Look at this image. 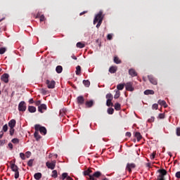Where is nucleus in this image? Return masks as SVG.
Instances as JSON below:
<instances>
[{
  "instance_id": "f257e3e1",
  "label": "nucleus",
  "mask_w": 180,
  "mask_h": 180,
  "mask_svg": "<svg viewBox=\"0 0 180 180\" xmlns=\"http://www.w3.org/2000/svg\"><path fill=\"white\" fill-rule=\"evenodd\" d=\"M103 12L100 11L97 15H96L95 18L94 20V25L98 23L96 25L97 29L101 27V25H102V22L103 21Z\"/></svg>"
},
{
  "instance_id": "f03ea898",
  "label": "nucleus",
  "mask_w": 180,
  "mask_h": 180,
  "mask_svg": "<svg viewBox=\"0 0 180 180\" xmlns=\"http://www.w3.org/2000/svg\"><path fill=\"white\" fill-rule=\"evenodd\" d=\"M11 169L13 172H15L14 178L18 179L19 178V167L15 163H13L12 161L11 162Z\"/></svg>"
},
{
  "instance_id": "7ed1b4c3",
  "label": "nucleus",
  "mask_w": 180,
  "mask_h": 180,
  "mask_svg": "<svg viewBox=\"0 0 180 180\" xmlns=\"http://www.w3.org/2000/svg\"><path fill=\"white\" fill-rule=\"evenodd\" d=\"M158 172H159V175L157 180H165V175L167 174V170L165 169H160L158 170Z\"/></svg>"
},
{
  "instance_id": "20e7f679",
  "label": "nucleus",
  "mask_w": 180,
  "mask_h": 180,
  "mask_svg": "<svg viewBox=\"0 0 180 180\" xmlns=\"http://www.w3.org/2000/svg\"><path fill=\"white\" fill-rule=\"evenodd\" d=\"M35 130L38 129V132H40L41 134H43L44 136H46L47 134V129L44 127H41L40 124H35L34 126Z\"/></svg>"
},
{
  "instance_id": "39448f33",
  "label": "nucleus",
  "mask_w": 180,
  "mask_h": 180,
  "mask_svg": "<svg viewBox=\"0 0 180 180\" xmlns=\"http://www.w3.org/2000/svg\"><path fill=\"white\" fill-rule=\"evenodd\" d=\"M46 84L49 88V89H54V88L56 87V82L54 80H49L47 79L46 81Z\"/></svg>"
},
{
  "instance_id": "423d86ee",
  "label": "nucleus",
  "mask_w": 180,
  "mask_h": 180,
  "mask_svg": "<svg viewBox=\"0 0 180 180\" xmlns=\"http://www.w3.org/2000/svg\"><path fill=\"white\" fill-rule=\"evenodd\" d=\"M134 168H136V164L127 163L125 169L129 172V174H131V169H134Z\"/></svg>"
},
{
  "instance_id": "0eeeda50",
  "label": "nucleus",
  "mask_w": 180,
  "mask_h": 180,
  "mask_svg": "<svg viewBox=\"0 0 180 180\" xmlns=\"http://www.w3.org/2000/svg\"><path fill=\"white\" fill-rule=\"evenodd\" d=\"M18 110L20 112H26V103L25 101H21L18 104Z\"/></svg>"
},
{
  "instance_id": "6e6552de",
  "label": "nucleus",
  "mask_w": 180,
  "mask_h": 180,
  "mask_svg": "<svg viewBox=\"0 0 180 180\" xmlns=\"http://www.w3.org/2000/svg\"><path fill=\"white\" fill-rule=\"evenodd\" d=\"M57 163V161L53 160L52 162H46V165L49 169H54L56 168V164Z\"/></svg>"
},
{
  "instance_id": "1a4fd4ad",
  "label": "nucleus",
  "mask_w": 180,
  "mask_h": 180,
  "mask_svg": "<svg viewBox=\"0 0 180 180\" xmlns=\"http://www.w3.org/2000/svg\"><path fill=\"white\" fill-rule=\"evenodd\" d=\"M101 175H102V173L101 172H95L94 173L91 174V176H90V179L96 180Z\"/></svg>"
},
{
  "instance_id": "9d476101",
  "label": "nucleus",
  "mask_w": 180,
  "mask_h": 180,
  "mask_svg": "<svg viewBox=\"0 0 180 180\" xmlns=\"http://www.w3.org/2000/svg\"><path fill=\"white\" fill-rule=\"evenodd\" d=\"M125 88L127 91L133 92L134 91V87H133V84L131 82H128L125 84Z\"/></svg>"
},
{
  "instance_id": "9b49d317",
  "label": "nucleus",
  "mask_w": 180,
  "mask_h": 180,
  "mask_svg": "<svg viewBox=\"0 0 180 180\" xmlns=\"http://www.w3.org/2000/svg\"><path fill=\"white\" fill-rule=\"evenodd\" d=\"M77 102L79 106L81 105H84V103H85V98L82 96H78L77 98Z\"/></svg>"
},
{
  "instance_id": "f8f14e48",
  "label": "nucleus",
  "mask_w": 180,
  "mask_h": 180,
  "mask_svg": "<svg viewBox=\"0 0 180 180\" xmlns=\"http://www.w3.org/2000/svg\"><path fill=\"white\" fill-rule=\"evenodd\" d=\"M44 110H47V105H46V104H41L39 107H38V111L40 113H44Z\"/></svg>"
},
{
  "instance_id": "ddd939ff",
  "label": "nucleus",
  "mask_w": 180,
  "mask_h": 180,
  "mask_svg": "<svg viewBox=\"0 0 180 180\" xmlns=\"http://www.w3.org/2000/svg\"><path fill=\"white\" fill-rule=\"evenodd\" d=\"M1 81L5 82L6 84H8L9 82V75L5 73L1 77Z\"/></svg>"
},
{
  "instance_id": "4468645a",
  "label": "nucleus",
  "mask_w": 180,
  "mask_h": 180,
  "mask_svg": "<svg viewBox=\"0 0 180 180\" xmlns=\"http://www.w3.org/2000/svg\"><path fill=\"white\" fill-rule=\"evenodd\" d=\"M92 169H88L86 171L83 172V174L84 176H89V179H91V176H92Z\"/></svg>"
},
{
  "instance_id": "2eb2a0df",
  "label": "nucleus",
  "mask_w": 180,
  "mask_h": 180,
  "mask_svg": "<svg viewBox=\"0 0 180 180\" xmlns=\"http://www.w3.org/2000/svg\"><path fill=\"white\" fill-rule=\"evenodd\" d=\"M148 80L153 85H157L158 81L157 79H155L153 75H148Z\"/></svg>"
},
{
  "instance_id": "dca6fc26",
  "label": "nucleus",
  "mask_w": 180,
  "mask_h": 180,
  "mask_svg": "<svg viewBox=\"0 0 180 180\" xmlns=\"http://www.w3.org/2000/svg\"><path fill=\"white\" fill-rule=\"evenodd\" d=\"M95 102L93 100L87 101L85 103L86 108H92Z\"/></svg>"
},
{
  "instance_id": "f3484780",
  "label": "nucleus",
  "mask_w": 180,
  "mask_h": 180,
  "mask_svg": "<svg viewBox=\"0 0 180 180\" xmlns=\"http://www.w3.org/2000/svg\"><path fill=\"white\" fill-rule=\"evenodd\" d=\"M8 126L10 129H13L15 126H16V120H11L8 122Z\"/></svg>"
},
{
  "instance_id": "a211bd4d",
  "label": "nucleus",
  "mask_w": 180,
  "mask_h": 180,
  "mask_svg": "<svg viewBox=\"0 0 180 180\" xmlns=\"http://www.w3.org/2000/svg\"><path fill=\"white\" fill-rule=\"evenodd\" d=\"M34 137L36 139L37 141H39V140H40V139H41V136H40V134H39L37 128V129H35V132L34 134Z\"/></svg>"
},
{
  "instance_id": "6ab92c4d",
  "label": "nucleus",
  "mask_w": 180,
  "mask_h": 180,
  "mask_svg": "<svg viewBox=\"0 0 180 180\" xmlns=\"http://www.w3.org/2000/svg\"><path fill=\"white\" fill-rule=\"evenodd\" d=\"M134 137H136L137 141H140V140L143 139V136H141V134L140 132H135Z\"/></svg>"
},
{
  "instance_id": "aec40b11",
  "label": "nucleus",
  "mask_w": 180,
  "mask_h": 180,
  "mask_svg": "<svg viewBox=\"0 0 180 180\" xmlns=\"http://www.w3.org/2000/svg\"><path fill=\"white\" fill-rule=\"evenodd\" d=\"M129 74L131 75V77H137V72H136L134 69H129Z\"/></svg>"
},
{
  "instance_id": "412c9836",
  "label": "nucleus",
  "mask_w": 180,
  "mask_h": 180,
  "mask_svg": "<svg viewBox=\"0 0 180 180\" xmlns=\"http://www.w3.org/2000/svg\"><path fill=\"white\" fill-rule=\"evenodd\" d=\"M116 71H117V67L116 66H111L109 68V72H110V74H115Z\"/></svg>"
},
{
  "instance_id": "4be33fe9",
  "label": "nucleus",
  "mask_w": 180,
  "mask_h": 180,
  "mask_svg": "<svg viewBox=\"0 0 180 180\" xmlns=\"http://www.w3.org/2000/svg\"><path fill=\"white\" fill-rule=\"evenodd\" d=\"M41 176H43V175H42L41 173H40V172L35 173V174H34V179H36V180H40V179H41Z\"/></svg>"
},
{
  "instance_id": "5701e85b",
  "label": "nucleus",
  "mask_w": 180,
  "mask_h": 180,
  "mask_svg": "<svg viewBox=\"0 0 180 180\" xmlns=\"http://www.w3.org/2000/svg\"><path fill=\"white\" fill-rule=\"evenodd\" d=\"M28 111L30 112V113L36 112V107H34L33 105H29L28 106Z\"/></svg>"
},
{
  "instance_id": "b1692460",
  "label": "nucleus",
  "mask_w": 180,
  "mask_h": 180,
  "mask_svg": "<svg viewBox=\"0 0 180 180\" xmlns=\"http://www.w3.org/2000/svg\"><path fill=\"white\" fill-rule=\"evenodd\" d=\"M158 103L159 104V105H161V106H164V108H167V102H165V101H164V100H159L158 101Z\"/></svg>"
},
{
  "instance_id": "393cba45",
  "label": "nucleus",
  "mask_w": 180,
  "mask_h": 180,
  "mask_svg": "<svg viewBox=\"0 0 180 180\" xmlns=\"http://www.w3.org/2000/svg\"><path fill=\"white\" fill-rule=\"evenodd\" d=\"M56 71L58 74H61L63 72V66L58 65L56 68Z\"/></svg>"
},
{
  "instance_id": "a878e982",
  "label": "nucleus",
  "mask_w": 180,
  "mask_h": 180,
  "mask_svg": "<svg viewBox=\"0 0 180 180\" xmlns=\"http://www.w3.org/2000/svg\"><path fill=\"white\" fill-rule=\"evenodd\" d=\"M105 98L107 99V101H113V95H112V94H108L105 96Z\"/></svg>"
},
{
  "instance_id": "bb28decb",
  "label": "nucleus",
  "mask_w": 180,
  "mask_h": 180,
  "mask_svg": "<svg viewBox=\"0 0 180 180\" xmlns=\"http://www.w3.org/2000/svg\"><path fill=\"white\" fill-rule=\"evenodd\" d=\"M144 95H154V91L153 90L150 89L146 90L144 91Z\"/></svg>"
},
{
  "instance_id": "cd10ccee",
  "label": "nucleus",
  "mask_w": 180,
  "mask_h": 180,
  "mask_svg": "<svg viewBox=\"0 0 180 180\" xmlns=\"http://www.w3.org/2000/svg\"><path fill=\"white\" fill-rule=\"evenodd\" d=\"M76 75H81V66L77 65L76 67Z\"/></svg>"
},
{
  "instance_id": "c85d7f7f",
  "label": "nucleus",
  "mask_w": 180,
  "mask_h": 180,
  "mask_svg": "<svg viewBox=\"0 0 180 180\" xmlns=\"http://www.w3.org/2000/svg\"><path fill=\"white\" fill-rule=\"evenodd\" d=\"M58 176V174L57 172V170H53L51 174V177L56 179Z\"/></svg>"
},
{
  "instance_id": "c756f323",
  "label": "nucleus",
  "mask_w": 180,
  "mask_h": 180,
  "mask_svg": "<svg viewBox=\"0 0 180 180\" xmlns=\"http://www.w3.org/2000/svg\"><path fill=\"white\" fill-rule=\"evenodd\" d=\"M124 84H120L117 86V89H118V91H123V89H124Z\"/></svg>"
},
{
  "instance_id": "7c9ffc66",
  "label": "nucleus",
  "mask_w": 180,
  "mask_h": 180,
  "mask_svg": "<svg viewBox=\"0 0 180 180\" xmlns=\"http://www.w3.org/2000/svg\"><path fill=\"white\" fill-rule=\"evenodd\" d=\"M83 84L84 86L89 88V86L91 85V82H89V80H83Z\"/></svg>"
},
{
  "instance_id": "2f4dec72",
  "label": "nucleus",
  "mask_w": 180,
  "mask_h": 180,
  "mask_svg": "<svg viewBox=\"0 0 180 180\" xmlns=\"http://www.w3.org/2000/svg\"><path fill=\"white\" fill-rule=\"evenodd\" d=\"M67 178H68V173L67 172L63 173L61 175L60 179L65 180V179H67Z\"/></svg>"
},
{
  "instance_id": "473e14b6",
  "label": "nucleus",
  "mask_w": 180,
  "mask_h": 180,
  "mask_svg": "<svg viewBox=\"0 0 180 180\" xmlns=\"http://www.w3.org/2000/svg\"><path fill=\"white\" fill-rule=\"evenodd\" d=\"M76 46L79 49H84V47H85V44H82V42H77Z\"/></svg>"
},
{
  "instance_id": "72a5a7b5",
  "label": "nucleus",
  "mask_w": 180,
  "mask_h": 180,
  "mask_svg": "<svg viewBox=\"0 0 180 180\" xmlns=\"http://www.w3.org/2000/svg\"><path fill=\"white\" fill-rule=\"evenodd\" d=\"M119 98H120V91H117L115 92V96H114V98L115 99H119Z\"/></svg>"
},
{
  "instance_id": "f704fd0d",
  "label": "nucleus",
  "mask_w": 180,
  "mask_h": 180,
  "mask_svg": "<svg viewBox=\"0 0 180 180\" xmlns=\"http://www.w3.org/2000/svg\"><path fill=\"white\" fill-rule=\"evenodd\" d=\"M11 143L13 144H19V139L18 138H14L11 140Z\"/></svg>"
},
{
  "instance_id": "c9c22d12",
  "label": "nucleus",
  "mask_w": 180,
  "mask_h": 180,
  "mask_svg": "<svg viewBox=\"0 0 180 180\" xmlns=\"http://www.w3.org/2000/svg\"><path fill=\"white\" fill-rule=\"evenodd\" d=\"M114 63H115V64H120V63H122V61L120 60H119L117 56H115V57H114Z\"/></svg>"
},
{
  "instance_id": "e433bc0d",
  "label": "nucleus",
  "mask_w": 180,
  "mask_h": 180,
  "mask_svg": "<svg viewBox=\"0 0 180 180\" xmlns=\"http://www.w3.org/2000/svg\"><path fill=\"white\" fill-rule=\"evenodd\" d=\"M120 103H116L115 104V110H120Z\"/></svg>"
},
{
  "instance_id": "4c0bfd02",
  "label": "nucleus",
  "mask_w": 180,
  "mask_h": 180,
  "mask_svg": "<svg viewBox=\"0 0 180 180\" xmlns=\"http://www.w3.org/2000/svg\"><path fill=\"white\" fill-rule=\"evenodd\" d=\"M114 112H115V109L112 108L108 109V115H113Z\"/></svg>"
},
{
  "instance_id": "58836bf2",
  "label": "nucleus",
  "mask_w": 180,
  "mask_h": 180,
  "mask_svg": "<svg viewBox=\"0 0 180 180\" xmlns=\"http://www.w3.org/2000/svg\"><path fill=\"white\" fill-rule=\"evenodd\" d=\"M106 105L107 106H113V103H112V101L110 100H107Z\"/></svg>"
},
{
  "instance_id": "ea45409f",
  "label": "nucleus",
  "mask_w": 180,
  "mask_h": 180,
  "mask_svg": "<svg viewBox=\"0 0 180 180\" xmlns=\"http://www.w3.org/2000/svg\"><path fill=\"white\" fill-rule=\"evenodd\" d=\"M33 161H34L33 159H31V160H30L28 161V162H27L28 167H33Z\"/></svg>"
},
{
  "instance_id": "a19ab883",
  "label": "nucleus",
  "mask_w": 180,
  "mask_h": 180,
  "mask_svg": "<svg viewBox=\"0 0 180 180\" xmlns=\"http://www.w3.org/2000/svg\"><path fill=\"white\" fill-rule=\"evenodd\" d=\"M6 51V49L1 47L0 48V54H4V53Z\"/></svg>"
},
{
  "instance_id": "79ce46f5",
  "label": "nucleus",
  "mask_w": 180,
  "mask_h": 180,
  "mask_svg": "<svg viewBox=\"0 0 180 180\" xmlns=\"http://www.w3.org/2000/svg\"><path fill=\"white\" fill-rule=\"evenodd\" d=\"M39 20L40 22H44L46 20V17H44V15H41L40 17H39Z\"/></svg>"
},
{
  "instance_id": "37998d69",
  "label": "nucleus",
  "mask_w": 180,
  "mask_h": 180,
  "mask_svg": "<svg viewBox=\"0 0 180 180\" xmlns=\"http://www.w3.org/2000/svg\"><path fill=\"white\" fill-rule=\"evenodd\" d=\"M158 118L159 119H165V114H164V113L159 114Z\"/></svg>"
},
{
  "instance_id": "c03bdc74",
  "label": "nucleus",
  "mask_w": 180,
  "mask_h": 180,
  "mask_svg": "<svg viewBox=\"0 0 180 180\" xmlns=\"http://www.w3.org/2000/svg\"><path fill=\"white\" fill-rule=\"evenodd\" d=\"M154 120H155V117H151L150 118H149V119L148 120V122L149 123H153V122H154Z\"/></svg>"
},
{
  "instance_id": "a18cd8bd",
  "label": "nucleus",
  "mask_w": 180,
  "mask_h": 180,
  "mask_svg": "<svg viewBox=\"0 0 180 180\" xmlns=\"http://www.w3.org/2000/svg\"><path fill=\"white\" fill-rule=\"evenodd\" d=\"M3 131H8V124H6L4 126H3Z\"/></svg>"
},
{
  "instance_id": "49530a36",
  "label": "nucleus",
  "mask_w": 180,
  "mask_h": 180,
  "mask_svg": "<svg viewBox=\"0 0 180 180\" xmlns=\"http://www.w3.org/2000/svg\"><path fill=\"white\" fill-rule=\"evenodd\" d=\"M152 109H155V110H157V109H158V104L155 103L152 105Z\"/></svg>"
},
{
  "instance_id": "de8ad7c7",
  "label": "nucleus",
  "mask_w": 180,
  "mask_h": 180,
  "mask_svg": "<svg viewBox=\"0 0 180 180\" xmlns=\"http://www.w3.org/2000/svg\"><path fill=\"white\" fill-rule=\"evenodd\" d=\"M14 133H15V129L10 128V135L13 136Z\"/></svg>"
},
{
  "instance_id": "09e8293b",
  "label": "nucleus",
  "mask_w": 180,
  "mask_h": 180,
  "mask_svg": "<svg viewBox=\"0 0 180 180\" xmlns=\"http://www.w3.org/2000/svg\"><path fill=\"white\" fill-rule=\"evenodd\" d=\"M175 176H176V178H177L178 179H180V172H176Z\"/></svg>"
},
{
  "instance_id": "8fccbe9b",
  "label": "nucleus",
  "mask_w": 180,
  "mask_h": 180,
  "mask_svg": "<svg viewBox=\"0 0 180 180\" xmlns=\"http://www.w3.org/2000/svg\"><path fill=\"white\" fill-rule=\"evenodd\" d=\"M20 157L22 160H25V153H20Z\"/></svg>"
},
{
  "instance_id": "3c124183",
  "label": "nucleus",
  "mask_w": 180,
  "mask_h": 180,
  "mask_svg": "<svg viewBox=\"0 0 180 180\" xmlns=\"http://www.w3.org/2000/svg\"><path fill=\"white\" fill-rule=\"evenodd\" d=\"M41 103V101H37L35 102V105L36 106H38V108L40 106Z\"/></svg>"
},
{
  "instance_id": "603ef678",
  "label": "nucleus",
  "mask_w": 180,
  "mask_h": 180,
  "mask_svg": "<svg viewBox=\"0 0 180 180\" xmlns=\"http://www.w3.org/2000/svg\"><path fill=\"white\" fill-rule=\"evenodd\" d=\"M155 154L156 153L153 152L152 155H150V159L154 160V158H155Z\"/></svg>"
},
{
  "instance_id": "864d4df0",
  "label": "nucleus",
  "mask_w": 180,
  "mask_h": 180,
  "mask_svg": "<svg viewBox=\"0 0 180 180\" xmlns=\"http://www.w3.org/2000/svg\"><path fill=\"white\" fill-rule=\"evenodd\" d=\"M107 39H108V40H112V34H108L107 36Z\"/></svg>"
},
{
  "instance_id": "5fc2aeb1",
  "label": "nucleus",
  "mask_w": 180,
  "mask_h": 180,
  "mask_svg": "<svg viewBox=\"0 0 180 180\" xmlns=\"http://www.w3.org/2000/svg\"><path fill=\"white\" fill-rule=\"evenodd\" d=\"M30 155H32V153H30V151H27L26 153V157L27 158H29V157H30Z\"/></svg>"
},
{
  "instance_id": "6e6d98bb",
  "label": "nucleus",
  "mask_w": 180,
  "mask_h": 180,
  "mask_svg": "<svg viewBox=\"0 0 180 180\" xmlns=\"http://www.w3.org/2000/svg\"><path fill=\"white\" fill-rule=\"evenodd\" d=\"M41 94H43V95H46V94H47V91H46V89H42L41 90Z\"/></svg>"
},
{
  "instance_id": "4d7b16f0",
  "label": "nucleus",
  "mask_w": 180,
  "mask_h": 180,
  "mask_svg": "<svg viewBox=\"0 0 180 180\" xmlns=\"http://www.w3.org/2000/svg\"><path fill=\"white\" fill-rule=\"evenodd\" d=\"M8 147L11 150H13V145L12 144V143H8Z\"/></svg>"
},
{
  "instance_id": "13d9d810",
  "label": "nucleus",
  "mask_w": 180,
  "mask_h": 180,
  "mask_svg": "<svg viewBox=\"0 0 180 180\" xmlns=\"http://www.w3.org/2000/svg\"><path fill=\"white\" fill-rule=\"evenodd\" d=\"M125 136H126L127 137H131V132H127L126 134H125Z\"/></svg>"
},
{
  "instance_id": "bf43d9fd",
  "label": "nucleus",
  "mask_w": 180,
  "mask_h": 180,
  "mask_svg": "<svg viewBox=\"0 0 180 180\" xmlns=\"http://www.w3.org/2000/svg\"><path fill=\"white\" fill-rule=\"evenodd\" d=\"M176 135L180 136V128L176 129Z\"/></svg>"
},
{
  "instance_id": "052dcab7",
  "label": "nucleus",
  "mask_w": 180,
  "mask_h": 180,
  "mask_svg": "<svg viewBox=\"0 0 180 180\" xmlns=\"http://www.w3.org/2000/svg\"><path fill=\"white\" fill-rule=\"evenodd\" d=\"M40 16H41V15H40V13H37V15L35 16V19H37L38 18H40Z\"/></svg>"
},
{
  "instance_id": "680f3d73",
  "label": "nucleus",
  "mask_w": 180,
  "mask_h": 180,
  "mask_svg": "<svg viewBox=\"0 0 180 180\" xmlns=\"http://www.w3.org/2000/svg\"><path fill=\"white\" fill-rule=\"evenodd\" d=\"M29 102L30 104L34 103V101H33V98H30Z\"/></svg>"
},
{
  "instance_id": "e2e57ef3",
  "label": "nucleus",
  "mask_w": 180,
  "mask_h": 180,
  "mask_svg": "<svg viewBox=\"0 0 180 180\" xmlns=\"http://www.w3.org/2000/svg\"><path fill=\"white\" fill-rule=\"evenodd\" d=\"M66 180H74V179H72L71 176H68V178L66 179Z\"/></svg>"
},
{
  "instance_id": "0e129e2a",
  "label": "nucleus",
  "mask_w": 180,
  "mask_h": 180,
  "mask_svg": "<svg viewBox=\"0 0 180 180\" xmlns=\"http://www.w3.org/2000/svg\"><path fill=\"white\" fill-rule=\"evenodd\" d=\"M84 13H86V11H83L82 13H80V16H82V15H84Z\"/></svg>"
},
{
  "instance_id": "69168bd1",
  "label": "nucleus",
  "mask_w": 180,
  "mask_h": 180,
  "mask_svg": "<svg viewBox=\"0 0 180 180\" xmlns=\"http://www.w3.org/2000/svg\"><path fill=\"white\" fill-rule=\"evenodd\" d=\"M4 141L0 140V146H4Z\"/></svg>"
},
{
  "instance_id": "338daca9",
  "label": "nucleus",
  "mask_w": 180,
  "mask_h": 180,
  "mask_svg": "<svg viewBox=\"0 0 180 180\" xmlns=\"http://www.w3.org/2000/svg\"><path fill=\"white\" fill-rule=\"evenodd\" d=\"M72 58H73V60H77V56H72Z\"/></svg>"
},
{
  "instance_id": "774afa93",
  "label": "nucleus",
  "mask_w": 180,
  "mask_h": 180,
  "mask_svg": "<svg viewBox=\"0 0 180 180\" xmlns=\"http://www.w3.org/2000/svg\"><path fill=\"white\" fill-rule=\"evenodd\" d=\"M103 180H109L108 178H104Z\"/></svg>"
}]
</instances>
